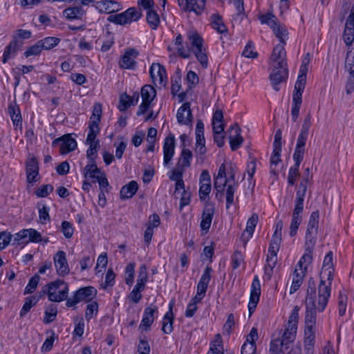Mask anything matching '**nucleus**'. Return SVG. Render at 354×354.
<instances>
[{
    "instance_id": "nucleus-1",
    "label": "nucleus",
    "mask_w": 354,
    "mask_h": 354,
    "mask_svg": "<svg viewBox=\"0 0 354 354\" xmlns=\"http://www.w3.org/2000/svg\"><path fill=\"white\" fill-rule=\"evenodd\" d=\"M309 296L305 300L306 316L304 333H315L316 314L323 312L326 307L329 299L328 288L322 286L319 288V297L317 304H315V292L310 288Z\"/></svg>"
},
{
    "instance_id": "nucleus-2",
    "label": "nucleus",
    "mask_w": 354,
    "mask_h": 354,
    "mask_svg": "<svg viewBox=\"0 0 354 354\" xmlns=\"http://www.w3.org/2000/svg\"><path fill=\"white\" fill-rule=\"evenodd\" d=\"M270 64L272 67L270 80L273 88L278 91L280 89L279 84L286 82L288 77L286 52L283 44L274 46L270 58Z\"/></svg>"
},
{
    "instance_id": "nucleus-3",
    "label": "nucleus",
    "mask_w": 354,
    "mask_h": 354,
    "mask_svg": "<svg viewBox=\"0 0 354 354\" xmlns=\"http://www.w3.org/2000/svg\"><path fill=\"white\" fill-rule=\"evenodd\" d=\"M236 183H230V179L226 176V168L224 163L219 167L218 174L214 178V187L216 190L215 197L219 201L226 199V208L234 204V194L236 190Z\"/></svg>"
},
{
    "instance_id": "nucleus-4",
    "label": "nucleus",
    "mask_w": 354,
    "mask_h": 354,
    "mask_svg": "<svg viewBox=\"0 0 354 354\" xmlns=\"http://www.w3.org/2000/svg\"><path fill=\"white\" fill-rule=\"evenodd\" d=\"M187 38L192 48L191 49H185L182 45L179 46L177 48L179 55L183 58H189L192 50L203 67L206 68L207 66L208 58L206 50L203 45V38L195 31H189L187 32Z\"/></svg>"
},
{
    "instance_id": "nucleus-5",
    "label": "nucleus",
    "mask_w": 354,
    "mask_h": 354,
    "mask_svg": "<svg viewBox=\"0 0 354 354\" xmlns=\"http://www.w3.org/2000/svg\"><path fill=\"white\" fill-rule=\"evenodd\" d=\"M343 39L347 47L345 67L352 68L354 66V4L346 21Z\"/></svg>"
},
{
    "instance_id": "nucleus-6",
    "label": "nucleus",
    "mask_w": 354,
    "mask_h": 354,
    "mask_svg": "<svg viewBox=\"0 0 354 354\" xmlns=\"http://www.w3.org/2000/svg\"><path fill=\"white\" fill-rule=\"evenodd\" d=\"M68 285L62 279H57L46 285L42 290L50 301L60 302L68 299Z\"/></svg>"
},
{
    "instance_id": "nucleus-7",
    "label": "nucleus",
    "mask_w": 354,
    "mask_h": 354,
    "mask_svg": "<svg viewBox=\"0 0 354 354\" xmlns=\"http://www.w3.org/2000/svg\"><path fill=\"white\" fill-rule=\"evenodd\" d=\"M259 19L262 24H267L272 28L274 35L279 39L283 46L286 44L288 39V32L286 27L281 25L278 19L271 12L260 15Z\"/></svg>"
},
{
    "instance_id": "nucleus-8",
    "label": "nucleus",
    "mask_w": 354,
    "mask_h": 354,
    "mask_svg": "<svg viewBox=\"0 0 354 354\" xmlns=\"http://www.w3.org/2000/svg\"><path fill=\"white\" fill-rule=\"evenodd\" d=\"M299 308L295 306L290 313L285 330L281 339H280L282 345L290 347L295 339L299 320Z\"/></svg>"
},
{
    "instance_id": "nucleus-9",
    "label": "nucleus",
    "mask_w": 354,
    "mask_h": 354,
    "mask_svg": "<svg viewBox=\"0 0 354 354\" xmlns=\"http://www.w3.org/2000/svg\"><path fill=\"white\" fill-rule=\"evenodd\" d=\"M306 82V77L304 76L298 77L295 85L291 110L292 120L293 122H296L299 115V110L302 102V93L305 88Z\"/></svg>"
},
{
    "instance_id": "nucleus-10",
    "label": "nucleus",
    "mask_w": 354,
    "mask_h": 354,
    "mask_svg": "<svg viewBox=\"0 0 354 354\" xmlns=\"http://www.w3.org/2000/svg\"><path fill=\"white\" fill-rule=\"evenodd\" d=\"M102 105L100 103H95L93 107V113L90 118L88 124V133L86 142H96L97 134L100 133L99 124L102 115Z\"/></svg>"
},
{
    "instance_id": "nucleus-11",
    "label": "nucleus",
    "mask_w": 354,
    "mask_h": 354,
    "mask_svg": "<svg viewBox=\"0 0 354 354\" xmlns=\"http://www.w3.org/2000/svg\"><path fill=\"white\" fill-rule=\"evenodd\" d=\"M97 290L92 286L81 288L76 290L71 297L66 299V306L68 308L75 307V306L82 302H89L95 297Z\"/></svg>"
},
{
    "instance_id": "nucleus-12",
    "label": "nucleus",
    "mask_w": 354,
    "mask_h": 354,
    "mask_svg": "<svg viewBox=\"0 0 354 354\" xmlns=\"http://www.w3.org/2000/svg\"><path fill=\"white\" fill-rule=\"evenodd\" d=\"M141 16V12L137 11L135 8L132 7L120 14L109 15L107 20L115 24L125 25L131 24L133 21H138Z\"/></svg>"
},
{
    "instance_id": "nucleus-13",
    "label": "nucleus",
    "mask_w": 354,
    "mask_h": 354,
    "mask_svg": "<svg viewBox=\"0 0 354 354\" xmlns=\"http://www.w3.org/2000/svg\"><path fill=\"white\" fill-rule=\"evenodd\" d=\"M319 213L318 211L313 212L310 216L308 227L306 233V241L311 245L312 242L316 243L318 230Z\"/></svg>"
},
{
    "instance_id": "nucleus-14",
    "label": "nucleus",
    "mask_w": 354,
    "mask_h": 354,
    "mask_svg": "<svg viewBox=\"0 0 354 354\" xmlns=\"http://www.w3.org/2000/svg\"><path fill=\"white\" fill-rule=\"evenodd\" d=\"M260 295H261L260 281L259 280L258 277L255 276L252 281V285H251L250 300H249V303H248V310H249L250 316L252 315V314L254 313V311L256 309L257 304L259 301Z\"/></svg>"
},
{
    "instance_id": "nucleus-15",
    "label": "nucleus",
    "mask_w": 354,
    "mask_h": 354,
    "mask_svg": "<svg viewBox=\"0 0 354 354\" xmlns=\"http://www.w3.org/2000/svg\"><path fill=\"white\" fill-rule=\"evenodd\" d=\"M139 55V52L135 48H128L121 57L119 66L124 69H135L136 66V59Z\"/></svg>"
},
{
    "instance_id": "nucleus-16",
    "label": "nucleus",
    "mask_w": 354,
    "mask_h": 354,
    "mask_svg": "<svg viewBox=\"0 0 354 354\" xmlns=\"http://www.w3.org/2000/svg\"><path fill=\"white\" fill-rule=\"evenodd\" d=\"M53 261L58 275L65 276L70 272L65 252L58 251L53 257Z\"/></svg>"
},
{
    "instance_id": "nucleus-17",
    "label": "nucleus",
    "mask_w": 354,
    "mask_h": 354,
    "mask_svg": "<svg viewBox=\"0 0 354 354\" xmlns=\"http://www.w3.org/2000/svg\"><path fill=\"white\" fill-rule=\"evenodd\" d=\"M60 143V153L66 154L77 148V142L70 134H66L53 142V145Z\"/></svg>"
},
{
    "instance_id": "nucleus-18",
    "label": "nucleus",
    "mask_w": 354,
    "mask_h": 354,
    "mask_svg": "<svg viewBox=\"0 0 354 354\" xmlns=\"http://www.w3.org/2000/svg\"><path fill=\"white\" fill-rule=\"evenodd\" d=\"M175 146V136L173 133H170L165 138L163 145V163L165 166H167L171 160L174 155Z\"/></svg>"
},
{
    "instance_id": "nucleus-19",
    "label": "nucleus",
    "mask_w": 354,
    "mask_h": 354,
    "mask_svg": "<svg viewBox=\"0 0 354 354\" xmlns=\"http://www.w3.org/2000/svg\"><path fill=\"white\" fill-rule=\"evenodd\" d=\"M150 76L153 82L158 81L160 85L165 86L167 81V72L165 67L158 64L153 63L149 69Z\"/></svg>"
},
{
    "instance_id": "nucleus-20",
    "label": "nucleus",
    "mask_w": 354,
    "mask_h": 354,
    "mask_svg": "<svg viewBox=\"0 0 354 354\" xmlns=\"http://www.w3.org/2000/svg\"><path fill=\"white\" fill-rule=\"evenodd\" d=\"M94 6L100 12L113 13L122 9L120 3L114 0H102L95 2Z\"/></svg>"
},
{
    "instance_id": "nucleus-21",
    "label": "nucleus",
    "mask_w": 354,
    "mask_h": 354,
    "mask_svg": "<svg viewBox=\"0 0 354 354\" xmlns=\"http://www.w3.org/2000/svg\"><path fill=\"white\" fill-rule=\"evenodd\" d=\"M304 211V205L295 204V207L292 214V220L290 226V235L294 236L297 232L299 225L302 221L301 214Z\"/></svg>"
},
{
    "instance_id": "nucleus-22",
    "label": "nucleus",
    "mask_w": 354,
    "mask_h": 354,
    "mask_svg": "<svg viewBox=\"0 0 354 354\" xmlns=\"http://www.w3.org/2000/svg\"><path fill=\"white\" fill-rule=\"evenodd\" d=\"M176 118L178 122L183 125H191L192 122V114L190 109V103H184L178 110Z\"/></svg>"
},
{
    "instance_id": "nucleus-23",
    "label": "nucleus",
    "mask_w": 354,
    "mask_h": 354,
    "mask_svg": "<svg viewBox=\"0 0 354 354\" xmlns=\"http://www.w3.org/2000/svg\"><path fill=\"white\" fill-rule=\"evenodd\" d=\"M82 174L86 179H91L93 183H95L100 178L102 174L105 173L97 167L95 161H88L83 168Z\"/></svg>"
},
{
    "instance_id": "nucleus-24",
    "label": "nucleus",
    "mask_w": 354,
    "mask_h": 354,
    "mask_svg": "<svg viewBox=\"0 0 354 354\" xmlns=\"http://www.w3.org/2000/svg\"><path fill=\"white\" fill-rule=\"evenodd\" d=\"M229 140L232 151H236L241 145L243 139L241 135V128L235 123L230 127Z\"/></svg>"
},
{
    "instance_id": "nucleus-25",
    "label": "nucleus",
    "mask_w": 354,
    "mask_h": 354,
    "mask_svg": "<svg viewBox=\"0 0 354 354\" xmlns=\"http://www.w3.org/2000/svg\"><path fill=\"white\" fill-rule=\"evenodd\" d=\"M214 212L212 205H207L203 211L200 227L205 233H207L210 228Z\"/></svg>"
},
{
    "instance_id": "nucleus-26",
    "label": "nucleus",
    "mask_w": 354,
    "mask_h": 354,
    "mask_svg": "<svg viewBox=\"0 0 354 354\" xmlns=\"http://www.w3.org/2000/svg\"><path fill=\"white\" fill-rule=\"evenodd\" d=\"M158 312L156 306H149L145 309L143 317L139 328L142 330H147L154 322V314Z\"/></svg>"
},
{
    "instance_id": "nucleus-27",
    "label": "nucleus",
    "mask_w": 354,
    "mask_h": 354,
    "mask_svg": "<svg viewBox=\"0 0 354 354\" xmlns=\"http://www.w3.org/2000/svg\"><path fill=\"white\" fill-rule=\"evenodd\" d=\"M306 274V267H304V268H295L292 274V281L290 288V294L295 293L301 287Z\"/></svg>"
},
{
    "instance_id": "nucleus-28",
    "label": "nucleus",
    "mask_w": 354,
    "mask_h": 354,
    "mask_svg": "<svg viewBox=\"0 0 354 354\" xmlns=\"http://www.w3.org/2000/svg\"><path fill=\"white\" fill-rule=\"evenodd\" d=\"M305 171L306 172V175L303 178L299 183L295 201V204L301 205H304V196L306 195L308 184L310 180L309 169L307 168Z\"/></svg>"
},
{
    "instance_id": "nucleus-29",
    "label": "nucleus",
    "mask_w": 354,
    "mask_h": 354,
    "mask_svg": "<svg viewBox=\"0 0 354 354\" xmlns=\"http://www.w3.org/2000/svg\"><path fill=\"white\" fill-rule=\"evenodd\" d=\"M212 271L213 270L212 267L207 266L205 268L197 285V292L204 296L205 295L208 285L211 280V273L212 272Z\"/></svg>"
},
{
    "instance_id": "nucleus-30",
    "label": "nucleus",
    "mask_w": 354,
    "mask_h": 354,
    "mask_svg": "<svg viewBox=\"0 0 354 354\" xmlns=\"http://www.w3.org/2000/svg\"><path fill=\"white\" fill-rule=\"evenodd\" d=\"M39 174L38 162L35 157H32L26 162L27 181L30 183L36 181L35 178Z\"/></svg>"
},
{
    "instance_id": "nucleus-31",
    "label": "nucleus",
    "mask_w": 354,
    "mask_h": 354,
    "mask_svg": "<svg viewBox=\"0 0 354 354\" xmlns=\"http://www.w3.org/2000/svg\"><path fill=\"white\" fill-rule=\"evenodd\" d=\"M316 243L312 242L311 245H308V241L305 242V253L303 254L295 268H304L311 263L313 259V252Z\"/></svg>"
},
{
    "instance_id": "nucleus-32",
    "label": "nucleus",
    "mask_w": 354,
    "mask_h": 354,
    "mask_svg": "<svg viewBox=\"0 0 354 354\" xmlns=\"http://www.w3.org/2000/svg\"><path fill=\"white\" fill-rule=\"evenodd\" d=\"M85 10L80 6H70L63 11V16L68 20L82 19Z\"/></svg>"
},
{
    "instance_id": "nucleus-33",
    "label": "nucleus",
    "mask_w": 354,
    "mask_h": 354,
    "mask_svg": "<svg viewBox=\"0 0 354 354\" xmlns=\"http://www.w3.org/2000/svg\"><path fill=\"white\" fill-rule=\"evenodd\" d=\"M308 138V133H304L299 132L297 140V144L295 149V151L293 153V157L301 158H304V155L305 153V146L306 144V141Z\"/></svg>"
},
{
    "instance_id": "nucleus-34",
    "label": "nucleus",
    "mask_w": 354,
    "mask_h": 354,
    "mask_svg": "<svg viewBox=\"0 0 354 354\" xmlns=\"http://www.w3.org/2000/svg\"><path fill=\"white\" fill-rule=\"evenodd\" d=\"M206 0H185L184 9L186 11L194 12L196 15H201L205 9Z\"/></svg>"
},
{
    "instance_id": "nucleus-35",
    "label": "nucleus",
    "mask_w": 354,
    "mask_h": 354,
    "mask_svg": "<svg viewBox=\"0 0 354 354\" xmlns=\"http://www.w3.org/2000/svg\"><path fill=\"white\" fill-rule=\"evenodd\" d=\"M138 183L135 180H131L121 188L120 193V198L122 199H129L132 198L138 191Z\"/></svg>"
},
{
    "instance_id": "nucleus-36",
    "label": "nucleus",
    "mask_w": 354,
    "mask_h": 354,
    "mask_svg": "<svg viewBox=\"0 0 354 354\" xmlns=\"http://www.w3.org/2000/svg\"><path fill=\"white\" fill-rule=\"evenodd\" d=\"M282 342L280 339H276L270 342V354H279L282 353L283 354H292V349L289 350V346L282 345Z\"/></svg>"
},
{
    "instance_id": "nucleus-37",
    "label": "nucleus",
    "mask_w": 354,
    "mask_h": 354,
    "mask_svg": "<svg viewBox=\"0 0 354 354\" xmlns=\"http://www.w3.org/2000/svg\"><path fill=\"white\" fill-rule=\"evenodd\" d=\"M293 160L295 161V164L293 166H292L290 168L289 172H288V183L289 185H295V183L297 180V178L299 175V165H300L301 161L303 160V159H301V158L298 159L297 158H295V157H293Z\"/></svg>"
},
{
    "instance_id": "nucleus-38",
    "label": "nucleus",
    "mask_w": 354,
    "mask_h": 354,
    "mask_svg": "<svg viewBox=\"0 0 354 354\" xmlns=\"http://www.w3.org/2000/svg\"><path fill=\"white\" fill-rule=\"evenodd\" d=\"M172 304L169 305V311L167 312L162 320V330L166 334H170L173 330V313L171 312Z\"/></svg>"
},
{
    "instance_id": "nucleus-39",
    "label": "nucleus",
    "mask_w": 354,
    "mask_h": 354,
    "mask_svg": "<svg viewBox=\"0 0 354 354\" xmlns=\"http://www.w3.org/2000/svg\"><path fill=\"white\" fill-rule=\"evenodd\" d=\"M192 158V153L188 149H183L180 158L178 161V167L186 168L189 167L191 165V160Z\"/></svg>"
},
{
    "instance_id": "nucleus-40",
    "label": "nucleus",
    "mask_w": 354,
    "mask_h": 354,
    "mask_svg": "<svg viewBox=\"0 0 354 354\" xmlns=\"http://www.w3.org/2000/svg\"><path fill=\"white\" fill-rule=\"evenodd\" d=\"M17 41L15 39L6 47L2 59L3 63H6L11 57L15 55L17 51Z\"/></svg>"
},
{
    "instance_id": "nucleus-41",
    "label": "nucleus",
    "mask_w": 354,
    "mask_h": 354,
    "mask_svg": "<svg viewBox=\"0 0 354 354\" xmlns=\"http://www.w3.org/2000/svg\"><path fill=\"white\" fill-rule=\"evenodd\" d=\"M155 88L151 85H145L141 89V97L142 101L151 103L156 97Z\"/></svg>"
},
{
    "instance_id": "nucleus-42",
    "label": "nucleus",
    "mask_w": 354,
    "mask_h": 354,
    "mask_svg": "<svg viewBox=\"0 0 354 354\" xmlns=\"http://www.w3.org/2000/svg\"><path fill=\"white\" fill-rule=\"evenodd\" d=\"M333 279V269L327 270L326 272L324 274H320V282L319 284V289L322 286L328 288L329 297L330 296L331 283Z\"/></svg>"
},
{
    "instance_id": "nucleus-43",
    "label": "nucleus",
    "mask_w": 354,
    "mask_h": 354,
    "mask_svg": "<svg viewBox=\"0 0 354 354\" xmlns=\"http://www.w3.org/2000/svg\"><path fill=\"white\" fill-rule=\"evenodd\" d=\"M305 354H314L315 333H304Z\"/></svg>"
},
{
    "instance_id": "nucleus-44",
    "label": "nucleus",
    "mask_w": 354,
    "mask_h": 354,
    "mask_svg": "<svg viewBox=\"0 0 354 354\" xmlns=\"http://www.w3.org/2000/svg\"><path fill=\"white\" fill-rule=\"evenodd\" d=\"M86 144L89 145V147L86 151V157L88 161H95L97 151L100 147V141L97 140L96 142H86Z\"/></svg>"
},
{
    "instance_id": "nucleus-45",
    "label": "nucleus",
    "mask_w": 354,
    "mask_h": 354,
    "mask_svg": "<svg viewBox=\"0 0 354 354\" xmlns=\"http://www.w3.org/2000/svg\"><path fill=\"white\" fill-rule=\"evenodd\" d=\"M212 26L218 33L223 34L227 32V29L223 24L221 17L218 15H213L212 17Z\"/></svg>"
},
{
    "instance_id": "nucleus-46",
    "label": "nucleus",
    "mask_w": 354,
    "mask_h": 354,
    "mask_svg": "<svg viewBox=\"0 0 354 354\" xmlns=\"http://www.w3.org/2000/svg\"><path fill=\"white\" fill-rule=\"evenodd\" d=\"M8 112L10 115L11 120L15 126L21 124V115L18 106L10 104L8 106Z\"/></svg>"
},
{
    "instance_id": "nucleus-47",
    "label": "nucleus",
    "mask_w": 354,
    "mask_h": 354,
    "mask_svg": "<svg viewBox=\"0 0 354 354\" xmlns=\"http://www.w3.org/2000/svg\"><path fill=\"white\" fill-rule=\"evenodd\" d=\"M196 147L195 151L200 155H203L206 153V147H205V140L204 137V132L203 133H196Z\"/></svg>"
},
{
    "instance_id": "nucleus-48",
    "label": "nucleus",
    "mask_w": 354,
    "mask_h": 354,
    "mask_svg": "<svg viewBox=\"0 0 354 354\" xmlns=\"http://www.w3.org/2000/svg\"><path fill=\"white\" fill-rule=\"evenodd\" d=\"M348 297L344 292L340 291L338 297V314L340 317L345 315L347 308Z\"/></svg>"
},
{
    "instance_id": "nucleus-49",
    "label": "nucleus",
    "mask_w": 354,
    "mask_h": 354,
    "mask_svg": "<svg viewBox=\"0 0 354 354\" xmlns=\"http://www.w3.org/2000/svg\"><path fill=\"white\" fill-rule=\"evenodd\" d=\"M39 299L35 296H30L26 298L25 303L22 306L20 311V316L24 317L25 315L30 311L31 308L36 305L38 302Z\"/></svg>"
},
{
    "instance_id": "nucleus-50",
    "label": "nucleus",
    "mask_w": 354,
    "mask_h": 354,
    "mask_svg": "<svg viewBox=\"0 0 354 354\" xmlns=\"http://www.w3.org/2000/svg\"><path fill=\"white\" fill-rule=\"evenodd\" d=\"M147 21L152 29H156L160 24L159 16L153 9L147 10Z\"/></svg>"
},
{
    "instance_id": "nucleus-51",
    "label": "nucleus",
    "mask_w": 354,
    "mask_h": 354,
    "mask_svg": "<svg viewBox=\"0 0 354 354\" xmlns=\"http://www.w3.org/2000/svg\"><path fill=\"white\" fill-rule=\"evenodd\" d=\"M98 313V304L97 301H92L87 304L85 312V318L89 322Z\"/></svg>"
},
{
    "instance_id": "nucleus-52",
    "label": "nucleus",
    "mask_w": 354,
    "mask_h": 354,
    "mask_svg": "<svg viewBox=\"0 0 354 354\" xmlns=\"http://www.w3.org/2000/svg\"><path fill=\"white\" fill-rule=\"evenodd\" d=\"M277 255L268 254L266 259V264L265 266V272L270 277L273 272V268L277 264Z\"/></svg>"
},
{
    "instance_id": "nucleus-53",
    "label": "nucleus",
    "mask_w": 354,
    "mask_h": 354,
    "mask_svg": "<svg viewBox=\"0 0 354 354\" xmlns=\"http://www.w3.org/2000/svg\"><path fill=\"white\" fill-rule=\"evenodd\" d=\"M42 49L50 50L54 48L59 42V39L53 37H46L39 41Z\"/></svg>"
},
{
    "instance_id": "nucleus-54",
    "label": "nucleus",
    "mask_w": 354,
    "mask_h": 354,
    "mask_svg": "<svg viewBox=\"0 0 354 354\" xmlns=\"http://www.w3.org/2000/svg\"><path fill=\"white\" fill-rule=\"evenodd\" d=\"M209 351L216 354H224L223 351V341L220 334H217L215 336L214 342L211 344Z\"/></svg>"
},
{
    "instance_id": "nucleus-55",
    "label": "nucleus",
    "mask_w": 354,
    "mask_h": 354,
    "mask_svg": "<svg viewBox=\"0 0 354 354\" xmlns=\"http://www.w3.org/2000/svg\"><path fill=\"white\" fill-rule=\"evenodd\" d=\"M259 221V216L257 214H253L250 218L248 220L247 224H246V228L245 232L248 234V236L250 237L252 236V235L254 233L255 227L258 223Z\"/></svg>"
},
{
    "instance_id": "nucleus-56",
    "label": "nucleus",
    "mask_w": 354,
    "mask_h": 354,
    "mask_svg": "<svg viewBox=\"0 0 354 354\" xmlns=\"http://www.w3.org/2000/svg\"><path fill=\"white\" fill-rule=\"evenodd\" d=\"M39 279L40 277L38 274H35L33 277H32L30 279L28 283L25 288L24 294L32 293L37 288Z\"/></svg>"
},
{
    "instance_id": "nucleus-57",
    "label": "nucleus",
    "mask_w": 354,
    "mask_h": 354,
    "mask_svg": "<svg viewBox=\"0 0 354 354\" xmlns=\"http://www.w3.org/2000/svg\"><path fill=\"white\" fill-rule=\"evenodd\" d=\"M27 232V241L32 243L42 242L41 234L33 228L26 229Z\"/></svg>"
},
{
    "instance_id": "nucleus-58",
    "label": "nucleus",
    "mask_w": 354,
    "mask_h": 354,
    "mask_svg": "<svg viewBox=\"0 0 354 354\" xmlns=\"http://www.w3.org/2000/svg\"><path fill=\"white\" fill-rule=\"evenodd\" d=\"M281 150L273 149L271 158H270V169L271 172L274 174H277L275 171V167L281 162Z\"/></svg>"
},
{
    "instance_id": "nucleus-59",
    "label": "nucleus",
    "mask_w": 354,
    "mask_h": 354,
    "mask_svg": "<svg viewBox=\"0 0 354 354\" xmlns=\"http://www.w3.org/2000/svg\"><path fill=\"white\" fill-rule=\"evenodd\" d=\"M27 232L26 229L22 230L14 235L13 245H20L27 244Z\"/></svg>"
},
{
    "instance_id": "nucleus-60",
    "label": "nucleus",
    "mask_w": 354,
    "mask_h": 354,
    "mask_svg": "<svg viewBox=\"0 0 354 354\" xmlns=\"http://www.w3.org/2000/svg\"><path fill=\"white\" fill-rule=\"evenodd\" d=\"M57 309L55 306L50 305L45 311L44 322L49 324L53 322L57 316Z\"/></svg>"
},
{
    "instance_id": "nucleus-61",
    "label": "nucleus",
    "mask_w": 354,
    "mask_h": 354,
    "mask_svg": "<svg viewBox=\"0 0 354 354\" xmlns=\"http://www.w3.org/2000/svg\"><path fill=\"white\" fill-rule=\"evenodd\" d=\"M131 104H134L133 97L131 98L127 94L121 95L120 100V105L118 106L120 111H126Z\"/></svg>"
},
{
    "instance_id": "nucleus-62",
    "label": "nucleus",
    "mask_w": 354,
    "mask_h": 354,
    "mask_svg": "<svg viewBox=\"0 0 354 354\" xmlns=\"http://www.w3.org/2000/svg\"><path fill=\"white\" fill-rule=\"evenodd\" d=\"M281 240V239L280 236H272L268 248V254L277 255V252L279 250Z\"/></svg>"
},
{
    "instance_id": "nucleus-63",
    "label": "nucleus",
    "mask_w": 354,
    "mask_h": 354,
    "mask_svg": "<svg viewBox=\"0 0 354 354\" xmlns=\"http://www.w3.org/2000/svg\"><path fill=\"white\" fill-rule=\"evenodd\" d=\"M135 263H129L125 268V282L128 285H132L134 280Z\"/></svg>"
},
{
    "instance_id": "nucleus-64",
    "label": "nucleus",
    "mask_w": 354,
    "mask_h": 354,
    "mask_svg": "<svg viewBox=\"0 0 354 354\" xmlns=\"http://www.w3.org/2000/svg\"><path fill=\"white\" fill-rule=\"evenodd\" d=\"M61 231L65 238L71 239L74 234V227L70 222L64 221L62 223Z\"/></svg>"
}]
</instances>
